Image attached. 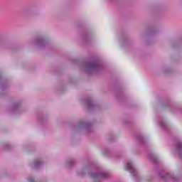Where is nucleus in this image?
<instances>
[{
    "mask_svg": "<svg viewBox=\"0 0 182 182\" xmlns=\"http://www.w3.org/2000/svg\"><path fill=\"white\" fill-rule=\"evenodd\" d=\"M127 170H129L132 174L136 173V170H134V168L132 164H128L127 165Z\"/></svg>",
    "mask_w": 182,
    "mask_h": 182,
    "instance_id": "1",
    "label": "nucleus"
},
{
    "mask_svg": "<svg viewBox=\"0 0 182 182\" xmlns=\"http://www.w3.org/2000/svg\"><path fill=\"white\" fill-rule=\"evenodd\" d=\"M38 164H41V162H36L34 164V167H38V166H39Z\"/></svg>",
    "mask_w": 182,
    "mask_h": 182,
    "instance_id": "2",
    "label": "nucleus"
}]
</instances>
